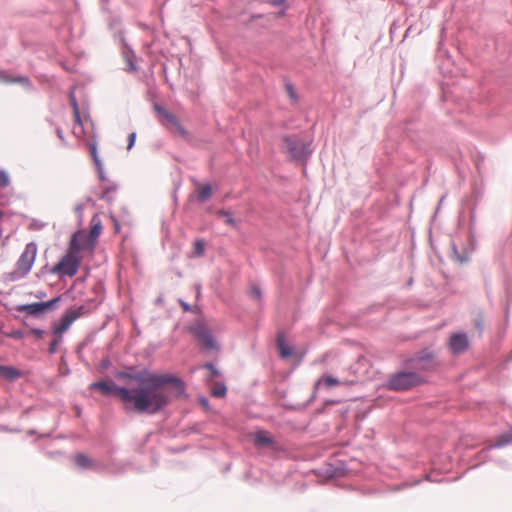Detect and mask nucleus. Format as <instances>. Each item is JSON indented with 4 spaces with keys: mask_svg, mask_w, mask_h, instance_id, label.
<instances>
[{
    "mask_svg": "<svg viewBox=\"0 0 512 512\" xmlns=\"http://www.w3.org/2000/svg\"><path fill=\"white\" fill-rule=\"evenodd\" d=\"M102 228L101 219L97 214H95L91 219L90 232H87L86 230H78L71 238H76L77 243H79V238H85L86 245H95V242L102 232Z\"/></svg>",
    "mask_w": 512,
    "mask_h": 512,
    "instance_id": "obj_9",
    "label": "nucleus"
},
{
    "mask_svg": "<svg viewBox=\"0 0 512 512\" xmlns=\"http://www.w3.org/2000/svg\"><path fill=\"white\" fill-rule=\"evenodd\" d=\"M62 342V337H56L54 338L50 345H49V348H48V352L50 354H55L57 352V349H58V345Z\"/></svg>",
    "mask_w": 512,
    "mask_h": 512,
    "instance_id": "obj_32",
    "label": "nucleus"
},
{
    "mask_svg": "<svg viewBox=\"0 0 512 512\" xmlns=\"http://www.w3.org/2000/svg\"><path fill=\"white\" fill-rule=\"evenodd\" d=\"M119 20L118 19H113L111 22H110V27L112 28L115 24H119Z\"/></svg>",
    "mask_w": 512,
    "mask_h": 512,
    "instance_id": "obj_56",
    "label": "nucleus"
},
{
    "mask_svg": "<svg viewBox=\"0 0 512 512\" xmlns=\"http://www.w3.org/2000/svg\"><path fill=\"white\" fill-rule=\"evenodd\" d=\"M261 18H263V14H252L250 16V21H254L256 19H261Z\"/></svg>",
    "mask_w": 512,
    "mask_h": 512,
    "instance_id": "obj_53",
    "label": "nucleus"
},
{
    "mask_svg": "<svg viewBox=\"0 0 512 512\" xmlns=\"http://www.w3.org/2000/svg\"><path fill=\"white\" fill-rule=\"evenodd\" d=\"M286 90L290 96V98L293 100V101H297V94H296V91L294 89V86L291 84V83H287L286 84Z\"/></svg>",
    "mask_w": 512,
    "mask_h": 512,
    "instance_id": "obj_38",
    "label": "nucleus"
},
{
    "mask_svg": "<svg viewBox=\"0 0 512 512\" xmlns=\"http://www.w3.org/2000/svg\"><path fill=\"white\" fill-rule=\"evenodd\" d=\"M88 146H89L90 154L92 156L95 166H100V164H102V162L98 156L96 142H89Z\"/></svg>",
    "mask_w": 512,
    "mask_h": 512,
    "instance_id": "obj_27",
    "label": "nucleus"
},
{
    "mask_svg": "<svg viewBox=\"0 0 512 512\" xmlns=\"http://www.w3.org/2000/svg\"><path fill=\"white\" fill-rule=\"evenodd\" d=\"M163 301H164V300H163V298H162L161 296H159V297L155 300V303H156V304H161V303H163Z\"/></svg>",
    "mask_w": 512,
    "mask_h": 512,
    "instance_id": "obj_57",
    "label": "nucleus"
},
{
    "mask_svg": "<svg viewBox=\"0 0 512 512\" xmlns=\"http://www.w3.org/2000/svg\"><path fill=\"white\" fill-rule=\"evenodd\" d=\"M188 331L202 342L205 350H219L220 346L203 319H196Z\"/></svg>",
    "mask_w": 512,
    "mask_h": 512,
    "instance_id": "obj_8",
    "label": "nucleus"
},
{
    "mask_svg": "<svg viewBox=\"0 0 512 512\" xmlns=\"http://www.w3.org/2000/svg\"><path fill=\"white\" fill-rule=\"evenodd\" d=\"M13 83H19L27 89L33 88V83L28 76H16L13 78Z\"/></svg>",
    "mask_w": 512,
    "mask_h": 512,
    "instance_id": "obj_28",
    "label": "nucleus"
},
{
    "mask_svg": "<svg viewBox=\"0 0 512 512\" xmlns=\"http://www.w3.org/2000/svg\"><path fill=\"white\" fill-rule=\"evenodd\" d=\"M325 386L326 388H331L333 386L340 385V381L332 376V375H323L320 379H318L314 384V392L311 396V398L308 401V404L311 403L316 398V390L319 386Z\"/></svg>",
    "mask_w": 512,
    "mask_h": 512,
    "instance_id": "obj_15",
    "label": "nucleus"
},
{
    "mask_svg": "<svg viewBox=\"0 0 512 512\" xmlns=\"http://www.w3.org/2000/svg\"><path fill=\"white\" fill-rule=\"evenodd\" d=\"M198 401H199L200 405L204 408V410H206V411L210 410L211 407H210L208 398L201 396V397H199Z\"/></svg>",
    "mask_w": 512,
    "mask_h": 512,
    "instance_id": "obj_42",
    "label": "nucleus"
},
{
    "mask_svg": "<svg viewBox=\"0 0 512 512\" xmlns=\"http://www.w3.org/2000/svg\"><path fill=\"white\" fill-rule=\"evenodd\" d=\"M206 242L204 239H196L194 242L193 254L196 257H202L205 254Z\"/></svg>",
    "mask_w": 512,
    "mask_h": 512,
    "instance_id": "obj_24",
    "label": "nucleus"
},
{
    "mask_svg": "<svg viewBox=\"0 0 512 512\" xmlns=\"http://www.w3.org/2000/svg\"><path fill=\"white\" fill-rule=\"evenodd\" d=\"M13 76L9 75L6 71L0 70V82L5 84L13 83Z\"/></svg>",
    "mask_w": 512,
    "mask_h": 512,
    "instance_id": "obj_36",
    "label": "nucleus"
},
{
    "mask_svg": "<svg viewBox=\"0 0 512 512\" xmlns=\"http://www.w3.org/2000/svg\"><path fill=\"white\" fill-rule=\"evenodd\" d=\"M255 444L258 446H271L273 439L263 433H258L255 437Z\"/></svg>",
    "mask_w": 512,
    "mask_h": 512,
    "instance_id": "obj_25",
    "label": "nucleus"
},
{
    "mask_svg": "<svg viewBox=\"0 0 512 512\" xmlns=\"http://www.w3.org/2000/svg\"><path fill=\"white\" fill-rule=\"evenodd\" d=\"M426 383V379L420 373L408 369L407 371H398L389 376L387 388L391 391L403 392L413 389Z\"/></svg>",
    "mask_w": 512,
    "mask_h": 512,
    "instance_id": "obj_5",
    "label": "nucleus"
},
{
    "mask_svg": "<svg viewBox=\"0 0 512 512\" xmlns=\"http://www.w3.org/2000/svg\"><path fill=\"white\" fill-rule=\"evenodd\" d=\"M154 110L157 114L159 122L163 126L168 128L173 124H178V118L173 113L168 111L164 106L156 103L154 104Z\"/></svg>",
    "mask_w": 512,
    "mask_h": 512,
    "instance_id": "obj_13",
    "label": "nucleus"
},
{
    "mask_svg": "<svg viewBox=\"0 0 512 512\" xmlns=\"http://www.w3.org/2000/svg\"><path fill=\"white\" fill-rule=\"evenodd\" d=\"M50 436H51V433H46V434L40 435V438H48Z\"/></svg>",
    "mask_w": 512,
    "mask_h": 512,
    "instance_id": "obj_59",
    "label": "nucleus"
},
{
    "mask_svg": "<svg viewBox=\"0 0 512 512\" xmlns=\"http://www.w3.org/2000/svg\"><path fill=\"white\" fill-rule=\"evenodd\" d=\"M77 320V315L74 312L68 313L65 311L61 316L58 323L54 324L52 328V333L56 336L61 337V335L66 332L69 327L73 324V322Z\"/></svg>",
    "mask_w": 512,
    "mask_h": 512,
    "instance_id": "obj_11",
    "label": "nucleus"
},
{
    "mask_svg": "<svg viewBox=\"0 0 512 512\" xmlns=\"http://www.w3.org/2000/svg\"><path fill=\"white\" fill-rule=\"evenodd\" d=\"M84 209H85V205L84 203H78L76 206H75V212L77 214V218H78V223L79 225H82V222H83V213H84Z\"/></svg>",
    "mask_w": 512,
    "mask_h": 512,
    "instance_id": "obj_33",
    "label": "nucleus"
},
{
    "mask_svg": "<svg viewBox=\"0 0 512 512\" xmlns=\"http://www.w3.org/2000/svg\"><path fill=\"white\" fill-rule=\"evenodd\" d=\"M42 314H44V310L41 305V302L31 303V315L35 316V317H39Z\"/></svg>",
    "mask_w": 512,
    "mask_h": 512,
    "instance_id": "obj_30",
    "label": "nucleus"
},
{
    "mask_svg": "<svg viewBox=\"0 0 512 512\" xmlns=\"http://www.w3.org/2000/svg\"><path fill=\"white\" fill-rule=\"evenodd\" d=\"M69 101L72 106L73 112H77L78 110H80L74 91H70Z\"/></svg>",
    "mask_w": 512,
    "mask_h": 512,
    "instance_id": "obj_37",
    "label": "nucleus"
},
{
    "mask_svg": "<svg viewBox=\"0 0 512 512\" xmlns=\"http://www.w3.org/2000/svg\"><path fill=\"white\" fill-rule=\"evenodd\" d=\"M68 313L74 312L77 315V319L88 314L91 311V308L87 304L79 305V306H71L66 310Z\"/></svg>",
    "mask_w": 512,
    "mask_h": 512,
    "instance_id": "obj_21",
    "label": "nucleus"
},
{
    "mask_svg": "<svg viewBox=\"0 0 512 512\" xmlns=\"http://www.w3.org/2000/svg\"><path fill=\"white\" fill-rule=\"evenodd\" d=\"M326 473H327L330 477H334V476H337V475H338L335 471H332L330 468L326 470Z\"/></svg>",
    "mask_w": 512,
    "mask_h": 512,
    "instance_id": "obj_54",
    "label": "nucleus"
},
{
    "mask_svg": "<svg viewBox=\"0 0 512 512\" xmlns=\"http://www.w3.org/2000/svg\"><path fill=\"white\" fill-rule=\"evenodd\" d=\"M79 243L81 244V250L86 248H93L94 245H86L85 238H79Z\"/></svg>",
    "mask_w": 512,
    "mask_h": 512,
    "instance_id": "obj_51",
    "label": "nucleus"
},
{
    "mask_svg": "<svg viewBox=\"0 0 512 512\" xmlns=\"http://www.w3.org/2000/svg\"><path fill=\"white\" fill-rule=\"evenodd\" d=\"M200 294V286H197V295L199 296Z\"/></svg>",
    "mask_w": 512,
    "mask_h": 512,
    "instance_id": "obj_63",
    "label": "nucleus"
},
{
    "mask_svg": "<svg viewBox=\"0 0 512 512\" xmlns=\"http://www.w3.org/2000/svg\"><path fill=\"white\" fill-rule=\"evenodd\" d=\"M136 137H137L136 132H132L129 134L127 150H131L133 148V146L135 145V142H136Z\"/></svg>",
    "mask_w": 512,
    "mask_h": 512,
    "instance_id": "obj_41",
    "label": "nucleus"
},
{
    "mask_svg": "<svg viewBox=\"0 0 512 512\" xmlns=\"http://www.w3.org/2000/svg\"><path fill=\"white\" fill-rule=\"evenodd\" d=\"M80 252L81 244L77 243L76 238H71L66 253L56 265L51 267L50 274H56L60 278L75 276L82 262Z\"/></svg>",
    "mask_w": 512,
    "mask_h": 512,
    "instance_id": "obj_3",
    "label": "nucleus"
},
{
    "mask_svg": "<svg viewBox=\"0 0 512 512\" xmlns=\"http://www.w3.org/2000/svg\"><path fill=\"white\" fill-rule=\"evenodd\" d=\"M3 334L7 337V338H11V339H15V340H20L22 338L25 337V332L21 329H16V330H12L10 332H3Z\"/></svg>",
    "mask_w": 512,
    "mask_h": 512,
    "instance_id": "obj_29",
    "label": "nucleus"
},
{
    "mask_svg": "<svg viewBox=\"0 0 512 512\" xmlns=\"http://www.w3.org/2000/svg\"><path fill=\"white\" fill-rule=\"evenodd\" d=\"M212 196V186L210 184H204L201 186L198 194V201L203 203L206 202Z\"/></svg>",
    "mask_w": 512,
    "mask_h": 512,
    "instance_id": "obj_22",
    "label": "nucleus"
},
{
    "mask_svg": "<svg viewBox=\"0 0 512 512\" xmlns=\"http://www.w3.org/2000/svg\"><path fill=\"white\" fill-rule=\"evenodd\" d=\"M60 301H61V295L56 296L48 301L41 302L44 313L47 311H50V310H54Z\"/></svg>",
    "mask_w": 512,
    "mask_h": 512,
    "instance_id": "obj_26",
    "label": "nucleus"
},
{
    "mask_svg": "<svg viewBox=\"0 0 512 512\" xmlns=\"http://www.w3.org/2000/svg\"><path fill=\"white\" fill-rule=\"evenodd\" d=\"M287 0H267L266 3L273 7L282 6L286 3Z\"/></svg>",
    "mask_w": 512,
    "mask_h": 512,
    "instance_id": "obj_46",
    "label": "nucleus"
},
{
    "mask_svg": "<svg viewBox=\"0 0 512 512\" xmlns=\"http://www.w3.org/2000/svg\"><path fill=\"white\" fill-rule=\"evenodd\" d=\"M217 215L219 217H225V222L227 225L237 229L238 228V222L232 217L231 213L227 210L221 209L217 211Z\"/></svg>",
    "mask_w": 512,
    "mask_h": 512,
    "instance_id": "obj_23",
    "label": "nucleus"
},
{
    "mask_svg": "<svg viewBox=\"0 0 512 512\" xmlns=\"http://www.w3.org/2000/svg\"><path fill=\"white\" fill-rule=\"evenodd\" d=\"M118 36H119V38L121 40L122 45L127 49V52L123 53V55H124V57L126 59V62H127V66H128L127 71L128 72H134V71L137 70V66H136V64L134 62V57H135L134 51L127 44L123 31H119L118 32Z\"/></svg>",
    "mask_w": 512,
    "mask_h": 512,
    "instance_id": "obj_14",
    "label": "nucleus"
},
{
    "mask_svg": "<svg viewBox=\"0 0 512 512\" xmlns=\"http://www.w3.org/2000/svg\"><path fill=\"white\" fill-rule=\"evenodd\" d=\"M251 297L257 299L258 301H262V291L261 288L257 285H253L251 288Z\"/></svg>",
    "mask_w": 512,
    "mask_h": 512,
    "instance_id": "obj_35",
    "label": "nucleus"
},
{
    "mask_svg": "<svg viewBox=\"0 0 512 512\" xmlns=\"http://www.w3.org/2000/svg\"><path fill=\"white\" fill-rule=\"evenodd\" d=\"M10 185V178L6 171L0 170V188H6Z\"/></svg>",
    "mask_w": 512,
    "mask_h": 512,
    "instance_id": "obj_31",
    "label": "nucleus"
},
{
    "mask_svg": "<svg viewBox=\"0 0 512 512\" xmlns=\"http://www.w3.org/2000/svg\"><path fill=\"white\" fill-rule=\"evenodd\" d=\"M512 444V426L502 434H500L496 441L490 445V449L502 448Z\"/></svg>",
    "mask_w": 512,
    "mask_h": 512,
    "instance_id": "obj_17",
    "label": "nucleus"
},
{
    "mask_svg": "<svg viewBox=\"0 0 512 512\" xmlns=\"http://www.w3.org/2000/svg\"><path fill=\"white\" fill-rule=\"evenodd\" d=\"M163 70H164V72H166V65L165 64L163 65Z\"/></svg>",
    "mask_w": 512,
    "mask_h": 512,
    "instance_id": "obj_64",
    "label": "nucleus"
},
{
    "mask_svg": "<svg viewBox=\"0 0 512 512\" xmlns=\"http://www.w3.org/2000/svg\"><path fill=\"white\" fill-rule=\"evenodd\" d=\"M96 169H97L100 181L105 182L107 180V178H106L104 170H103V165L100 164V166H96Z\"/></svg>",
    "mask_w": 512,
    "mask_h": 512,
    "instance_id": "obj_45",
    "label": "nucleus"
},
{
    "mask_svg": "<svg viewBox=\"0 0 512 512\" xmlns=\"http://www.w3.org/2000/svg\"><path fill=\"white\" fill-rule=\"evenodd\" d=\"M112 366V361L109 356L104 357L100 362V368L106 370Z\"/></svg>",
    "mask_w": 512,
    "mask_h": 512,
    "instance_id": "obj_40",
    "label": "nucleus"
},
{
    "mask_svg": "<svg viewBox=\"0 0 512 512\" xmlns=\"http://www.w3.org/2000/svg\"><path fill=\"white\" fill-rule=\"evenodd\" d=\"M46 294L44 292H39L36 297L37 298H43Z\"/></svg>",
    "mask_w": 512,
    "mask_h": 512,
    "instance_id": "obj_58",
    "label": "nucleus"
},
{
    "mask_svg": "<svg viewBox=\"0 0 512 512\" xmlns=\"http://www.w3.org/2000/svg\"><path fill=\"white\" fill-rule=\"evenodd\" d=\"M28 435H35L36 434V431L31 429L27 432Z\"/></svg>",
    "mask_w": 512,
    "mask_h": 512,
    "instance_id": "obj_60",
    "label": "nucleus"
},
{
    "mask_svg": "<svg viewBox=\"0 0 512 512\" xmlns=\"http://www.w3.org/2000/svg\"><path fill=\"white\" fill-rule=\"evenodd\" d=\"M23 372L14 366L0 364V377L3 379L14 382L22 377Z\"/></svg>",
    "mask_w": 512,
    "mask_h": 512,
    "instance_id": "obj_16",
    "label": "nucleus"
},
{
    "mask_svg": "<svg viewBox=\"0 0 512 512\" xmlns=\"http://www.w3.org/2000/svg\"><path fill=\"white\" fill-rule=\"evenodd\" d=\"M37 254V245L34 242L26 244L24 251L16 262V268L11 273L13 280L24 278L31 270Z\"/></svg>",
    "mask_w": 512,
    "mask_h": 512,
    "instance_id": "obj_7",
    "label": "nucleus"
},
{
    "mask_svg": "<svg viewBox=\"0 0 512 512\" xmlns=\"http://www.w3.org/2000/svg\"><path fill=\"white\" fill-rule=\"evenodd\" d=\"M30 333L34 336H36L37 338H42L45 334V331L43 329H40V328H32L30 330Z\"/></svg>",
    "mask_w": 512,
    "mask_h": 512,
    "instance_id": "obj_44",
    "label": "nucleus"
},
{
    "mask_svg": "<svg viewBox=\"0 0 512 512\" xmlns=\"http://www.w3.org/2000/svg\"><path fill=\"white\" fill-rule=\"evenodd\" d=\"M118 380L138 383L130 388L133 403L140 409V415H156L166 409L173 398L187 397L185 381L171 373L150 372L147 367L126 366L115 372Z\"/></svg>",
    "mask_w": 512,
    "mask_h": 512,
    "instance_id": "obj_1",
    "label": "nucleus"
},
{
    "mask_svg": "<svg viewBox=\"0 0 512 512\" xmlns=\"http://www.w3.org/2000/svg\"><path fill=\"white\" fill-rule=\"evenodd\" d=\"M172 127H175L179 134L183 137L188 136L187 130L181 125V123L178 121V124H173Z\"/></svg>",
    "mask_w": 512,
    "mask_h": 512,
    "instance_id": "obj_43",
    "label": "nucleus"
},
{
    "mask_svg": "<svg viewBox=\"0 0 512 512\" xmlns=\"http://www.w3.org/2000/svg\"><path fill=\"white\" fill-rule=\"evenodd\" d=\"M111 219L114 222L115 232L116 233L120 232V224H119L118 220L114 216H112Z\"/></svg>",
    "mask_w": 512,
    "mask_h": 512,
    "instance_id": "obj_52",
    "label": "nucleus"
},
{
    "mask_svg": "<svg viewBox=\"0 0 512 512\" xmlns=\"http://www.w3.org/2000/svg\"><path fill=\"white\" fill-rule=\"evenodd\" d=\"M74 464L83 470L93 468V461L83 453H77L74 457Z\"/></svg>",
    "mask_w": 512,
    "mask_h": 512,
    "instance_id": "obj_18",
    "label": "nucleus"
},
{
    "mask_svg": "<svg viewBox=\"0 0 512 512\" xmlns=\"http://www.w3.org/2000/svg\"><path fill=\"white\" fill-rule=\"evenodd\" d=\"M73 116H74L75 124H78L80 127H82V120H81L80 110H78L77 112H73Z\"/></svg>",
    "mask_w": 512,
    "mask_h": 512,
    "instance_id": "obj_48",
    "label": "nucleus"
},
{
    "mask_svg": "<svg viewBox=\"0 0 512 512\" xmlns=\"http://www.w3.org/2000/svg\"><path fill=\"white\" fill-rule=\"evenodd\" d=\"M50 269H51V268L48 266V264L44 265V266L40 269V271H39V273L37 274V276H38V277H40V276L45 275L46 273H50V272H49V270H50Z\"/></svg>",
    "mask_w": 512,
    "mask_h": 512,
    "instance_id": "obj_49",
    "label": "nucleus"
},
{
    "mask_svg": "<svg viewBox=\"0 0 512 512\" xmlns=\"http://www.w3.org/2000/svg\"><path fill=\"white\" fill-rule=\"evenodd\" d=\"M118 190V185L116 183H112L106 187H104L103 191L99 194V198L105 200L108 204H112L114 198L111 196L112 193H115Z\"/></svg>",
    "mask_w": 512,
    "mask_h": 512,
    "instance_id": "obj_19",
    "label": "nucleus"
},
{
    "mask_svg": "<svg viewBox=\"0 0 512 512\" xmlns=\"http://www.w3.org/2000/svg\"><path fill=\"white\" fill-rule=\"evenodd\" d=\"M276 346L281 359H288L294 356L295 348L286 342L284 331H279L276 335Z\"/></svg>",
    "mask_w": 512,
    "mask_h": 512,
    "instance_id": "obj_12",
    "label": "nucleus"
},
{
    "mask_svg": "<svg viewBox=\"0 0 512 512\" xmlns=\"http://www.w3.org/2000/svg\"><path fill=\"white\" fill-rule=\"evenodd\" d=\"M404 366L407 369H411L416 372H433L436 371L440 362L437 360L435 353L430 348H424L421 351L415 353L412 357L404 362Z\"/></svg>",
    "mask_w": 512,
    "mask_h": 512,
    "instance_id": "obj_6",
    "label": "nucleus"
},
{
    "mask_svg": "<svg viewBox=\"0 0 512 512\" xmlns=\"http://www.w3.org/2000/svg\"><path fill=\"white\" fill-rule=\"evenodd\" d=\"M15 309L18 311V312H26L28 313L29 315H31V303H28V304H19L15 307Z\"/></svg>",
    "mask_w": 512,
    "mask_h": 512,
    "instance_id": "obj_39",
    "label": "nucleus"
},
{
    "mask_svg": "<svg viewBox=\"0 0 512 512\" xmlns=\"http://www.w3.org/2000/svg\"><path fill=\"white\" fill-rule=\"evenodd\" d=\"M227 394V387L224 382H216L211 390V395L216 398H223Z\"/></svg>",
    "mask_w": 512,
    "mask_h": 512,
    "instance_id": "obj_20",
    "label": "nucleus"
},
{
    "mask_svg": "<svg viewBox=\"0 0 512 512\" xmlns=\"http://www.w3.org/2000/svg\"><path fill=\"white\" fill-rule=\"evenodd\" d=\"M470 342L465 332L452 333L449 337L448 347L454 356L463 354L469 349Z\"/></svg>",
    "mask_w": 512,
    "mask_h": 512,
    "instance_id": "obj_10",
    "label": "nucleus"
},
{
    "mask_svg": "<svg viewBox=\"0 0 512 512\" xmlns=\"http://www.w3.org/2000/svg\"><path fill=\"white\" fill-rule=\"evenodd\" d=\"M179 304L184 312H190L192 310V306L182 299H179Z\"/></svg>",
    "mask_w": 512,
    "mask_h": 512,
    "instance_id": "obj_47",
    "label": "nucleus"
},
{
    "mask_svg": "<svg viewBox=\"0 0 512 512\" xmlns=\"http://www.w3.org/2000/svg\"><path fill=\"white\" fill-rule=\"evenodd\" d=\"M90 390L99 391L107 397H117L128 414H139L140 409L133 403L130 388L117 385L113 380H100L89 385Z\"/></svg>",
    "mask_w": 512,
    "mask_h": 512,
    "instance_id": "obj_2",
    "label": "nucleus"
},
{
    "mask_svg": "<svg viewBox=\"0 0 512 512\" xmlns=\"http://www.w3.org/2000/svg\"><path fill=\"white\" fill-rule=\"evenodd\" d=\"M505 317L508 318L509 316V303L507 302L506 305H505Z\"/></svg>",
    "mask_w": 512,
    "mask_h": 512,
    "instance_id": "obj_55",
    "label": "nucleus"
},
{
    "mask_svg": "<svg viewBox=\"0 0 512 512\" xmlns=\"http://www.w3.org/2000/svg\"><path fill=\"white\" fill-rule=\"evenodd\" d=\"M86 200L87 202L94 204V200L92 199V197L88 196Z\"/></svg>",
    "mask_w": 512,
    "mask_h": 512,
    "instance_id": "obj_61",
    "label": "nucleus"
},
{
    "mask_svg": "<svg viewBox=\"0 0 512 512\" xmlns=\"http://www.w3.org/2000/svg\"><path fill=\"white\" fill-rule=\"evenodd\" d=\"M335 403H337V401H333V400H327L326 401V404H335Z\"/></svg>",
    "mask_w": 512,
    "mask_h": 512,
    "instance_id": "obj_62",
    "label": "nucleus"
},
{
    "mask_svg": "<svg viewBox=\"0 0 512 512\" xmlns=\"http://www.w3.org/2000/svg\"><path fill=\"white\" fill-rule=\"evenodd\" d=\"M56 134H57L58 138L64 143L65 142V137H64L63 130L61 128H57L56 129Z\"/></svg>",
    "mask_w": 512,
    "mask_h": 512,
    "instance_id": "obj_50",
    "label": "nucleus"
},
{
    "mask_svg": "<svg viewBox=\"0 0 512 512\" xmlns=\"http://www.w3.org/2000/svg\"><path fill=\"white\" fill-rule=\"evenodd\" d=\"M203 368L209 370L212 376L219 377L221 372L216 368V366L212 362H206L203 365Z\"/></svg>",
    "mask_w": 512,
    "mask_h": 512,
    "instance_id": "obj_34",
    "label": "nucleus"
},
{
    "mask_svg": "<svg viewBox=\"0 0 512 512\" xmlns=\"http://www.w3.org/2000/svg\"><path fill=\"white\" fill-rule=\"evenodd\" d=\"M282 142V152L290 161L306 164L312 155L310 142L304 140L300 134L283 135Z\"/></svg>",
    "mask_w": 512,
    "mask_h": 512,
    "instance_id": "obj_4",
    "label": "nucleus"
}]
</instances>
